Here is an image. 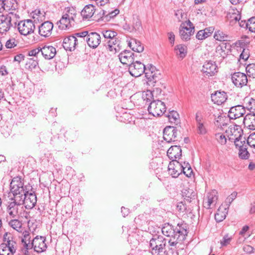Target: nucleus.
Here are the masks:
<instances>
[{"label": "nucleus", "mask_w": 255, "mask_h": 255, "mask_svg": "<svg viewBox=\"0 0 255 255\" xmlns=\"http://www.w3.org/2000/svg\"><path fill=\"white\" fill-rule=\"evenodd\" d=\"M218 192L216 190H213L207 194V201L204 202L205 207L209 209L212 206H214L218 200Z\"/></svg>", "instance_id": "26"}, {"label": "nucleus", "mask_w": 255, "mask_h": 255, "mask_svg": "<svg viewBox=\"0 0 255 255\" xmlns=\"http://www.w3.org/2000/svg\"><path fill=\"white\" fill-rule=\"evenodd\" d=\"M121 62L123 64L128 65L134 62V54L129 50H124L119 55Z\"/></svg>", "instance_id": "20"}, {"label": "nucleus", "mask_w": 255, "mask_h": 255, "mask_svg": "<svg viewBox=\"0 0 255 255\" xmlns=\"http://www.w3.org/2000/svg\"><path fill=\"white\" fill-rule=\"evenodd\" d=\"M212 101L219 105L224 103L227 99V95L224 91H217L211 94Z\"/></svg>", "instance_id": "24"}, {"label": "nucleus", "mask_w": 255, "mask_h": 255, "mask_svg": "<svg viewBox=\"0 0 255 255\" xmlns=\"http://www.w3.org/2000/svg\"><path fill=\"white\" fill-rule=\"evenodd\" d=\"M37 202V197L36 195L33 193H29L27 190V193L24 194L23 197H22L21 204L26 209H31L33 208L36 205Z\"/></svg>", "instance_id": "12"}, {"label": "nucleus", "mask_w": 255, "mask_h": 255, "mask_svg": "<svg viewBox=\"0 0 255 255\" xmlns=\"http://www.w3.org/2000/svg\"><path fill=\"white\" fill-rule=\"evenodd\" d=\"M231 80L234 85L238 88H242L247 85L248 83L247 76L244 73L235 72L231 75Z\"/></svg>", "instance_id": "11"}, {"label": "nucleus", "mask_w": 255, "mask_h": 255, "mask_svg": "<svg viewBox=\"0 0 255 255\" xmlns=\"http://www.w3.org/2000/svg\"><path fill=\"white\" fill-rule=\"evenodd\" d=\"M167 155L172 161L180 159L182 156V150L180 146H171L167 151Z\"/></svg>", "instance_id": "23"}, {"label": "nucleus", "mask_w": 255, "mask_h": 255, "mask_svg": "<svg viewBox=\"0 0 255 255\" xmlns=\"http://www.w3.org/2000/svg\"><path fill=\"white\" fill-rule=\"evenodd\" d=\"M214 38L216 40L224 42L228 40L230 37L227 33L224 32L223 31L218 30L215 31L214 34Z\"/></svg>", "instance_id": "40"}, {"label": "nucleus", "mask_w": 255, "mask_h": 255, "mask_svg": "<svg viewBox=\"0 0 255 255\" xmlns=\"http://www.w3.org/2000/svg\"><path fill=\"white\" fill-rule=\"evenodd\" d=\"M102 34L103 36L105 38L112 39V38H114L116 37L117 35V33L116 32L112 30H103L102 31Z\"/></svg>", "instance_id": "50"}, {"label": "nucleus", "mask_w": 255, "mask_h": 255, "mask_svg": "<svg viewBox=\"0 0 255 255\" xmlns=\"http://www.w3.org/2000/svg\"><path fill=\"white\" fill-rule=\"evenodd\" d=\"M248 25L249 30L252 32L255 33V17H252L249 19V24Z\"/></svg>", "instance_id": "55"}, {"label": "nucleus", "mask_w": 255, "mask_h": 255, "mask_svg": "<svg viewBox=\"0 0 255 255\" xmlns=\"http://www.w3.org/2000/svg\"><path fill=\"white\" fill-rule=\"evenodd\" d=\"M124 29L130 32L139 31L142 29L141 21L137 15H133L128 23L124 25Z\"/></svg>", "instance_id": "9"}, {"label": "nucleus", "mask_w": 255, "mask_h": 255, "mask_svg": "<svg viewBox=\"0 0 255 255\" xmlns=\"http://www.w3.org/2000/svg\"><path fill=\"white\" fill-rule=\"evenodd\" d=\"M231 17L233 18L236 21H238L241 27L248 29V25H247L249 24V20L247 22L246 20H241L240 21L241 17L240 13H233V16H231Z\"/></svg>", "instance_id": "44"}, {"label": "nucleus", "mask_w": 255, "mask_h": 255, "mask_svg": "<svg viewBox=\"0 0 255 255\" xmlns=\"http://www.w3.org/2000/svg\"><path fill=\"white\" fill-rule=\"evenodd\" d=\"M188 232L187 230V225L184 223H178L177 226L174 229V234L172 239H164L162 241V244H160V254L163 252L162 246H165L167 243L170 246H174L178 243H182L186 239Z\"/></svg>", "instance_id": "1"}, {"label": "nucleus", "mask_w": 255, "mask_h": 255, "mask_svg": "<svg viewBox=\"0 0 255 255\" xmlns=\"http://www.w3.org/2000/svg\"><path fill=\"white\" fill-rule=\"evenodd\" d=\"M39 33L43 37L49 36L53 28V23L49 21H45L39 26Z\"/></svg>", "instance_id": "19"}, {"label": "nucleus", "mask_w": 255, "mask_h": 255, "mask_svg": "<svg viewBox=\"0 0 255 255\" xmlns=\"http://www.w3.org/2000/svg\"><path fill=\"white\" fill-rule=\"evenodd\" d=\"M188 207L186 205L185 202L181 201L177 203L176 205L177 210L181 213H188L192 212V206Z\"/></svg>", "instance_id": "38"}, {"label": "nucleus", "mask_w": 255, "mask_h": 255, "mask_svg": "<svg viewBox=\"0 0 255 255\" xmlns=\"http://www.w3.org/2000/svg\"><path fill=\"white\" fill-rule=\"evenodd\" d=\"M194 32V26L190 21L188 20L182 23L179 29V35L182 40L188 41L190 39L191 35Z\"/></svg>", "instance_id": "7"}, {"label": "nucleus", "mask_w": 255, "mask_h": 255, "mask_svg": "<svg viewBox=\"0 0 255 255\" xmlns=\"http://www.w3.org/2000/svg\"><path fill=\"white\" fill-rule=\"evenodd\" d=\"M19 18V15L12 11L6 15H0V33L7 32L11 26L15 25Z\"/></svg>", "instance_id": "3"}, {"label": "nucleus", "mask_w": 255, "mask_h": 255, "mask_svg": "<svg viewBox=\"0 0 255 255\" xmlns=\"http://www.w3.org/2000/svg\"><path fill=\"white\" fill-rule=\"evenodd\" d=\"M78 41L76 37L74 35L66 37L63 40V47L66 50L72 51L75 49Z\"/></svg>", "instance_id": "25"}, {"label": "nucleus", "mask_w": 255, "mask_h": 255, "mask_svg": "<svg viewBox=\"0 0 255 255\" xmlns=\"http://www.w3.org/2000/svg\"><path fill=\"white\" fill-rule=\"evenodd\" d=\"M163 184L167 189L168 188L170 189L172 187L175 185L173 180L171 178H167L164 180L163 181Z\"/></svg>", "instance_id": "64"}, {"label": "nucleus", "mask_w": 255, "mask_h": 255, "mask_svg": "<svg viewBox=\"0 0 255 255\" xmlns=\"http://www.w3.org/2000/svg\"><path fill=\"white\" fill-rule=\"evenodd\" d=\"M171 102L168 97L166 99L160 100V113L162 115L167 118L171 123H176L179 119V115L174 110H171Z\"/></svg>", "instance_id": "2"}, {"label": "nucleus", "mask_w": 255, "mask_h": 255, "mask_svg": "<svg viewBox=\"0 0 255 255\" xmlns=\"http://www.w3.org/2000/svg\"><path fill=\"white\" fill-rule=\"evenodd\" d=\"M243 123L250 129H255V113L248 114L244 118Z\"/></svg>", "instance_id": "27"}, {"label": "nucleus", "mask_w": 255, "mask_h": 255, "mask_svg": "<svg viewBox=\"0 0 255 255\" xmlns=\"http://www.w3.org/2000/svg\"><path fill=\"white\" fill-rule=\"evenodd\" d=\"M197 133L199 134H205L207 130L205 126V122L196 124Z\"/></svg>", "instance_id": "48"}, {"label": "nucleus", "mask_w": 255, "mask_h": 255, "mask_svg": "<svg viewBox=\"0 0 255 255\" xmlns=\"http://www.w3.org/2000/svg\"><path fill=\"white\" fill-rule=\"evenodd\" d=\"M228 212V207L222 205L218 208L217 213L215 214V219L217 222L223 221L226 217Z\"/></svg>", "instance_id": "28"}, {"label": "nucleus", "mask_w": 255, "mask_h": 255, "mask_svg": "<svg viewBox=\"0 0 255 255\" xmlns=\"http://www.w3.org/2000/svg\"><path fill=\"white\" fill-rule=\"evenodd\" d=\"M174 229L172 225L168 223H165L161 228V232L163 236L172 239L174 234Z\"/></svg>", "instance_id": "31"}, {"label": "nucleus", "mask_w": 255, "mask_h": 255, "mask_svg": "<svg viewBox=\"0 0 255 255\" xmlns=\"http://www.w3.org/2000/svg\"><path fill=\"white\" fill-rule=\"evenodd\" d=\"M234 142L236 146L239 147V148H242V147L246 146L245 145L246 138L243 137L241 134H240L238 137L236 138Z\"/></svg>", "instance_id": "47"}, {"label": "nucleus", "mask_w": 255, "mask_h": 255, "mask_svg": "<svg viewBox=\"0 0 255 255\" xmlns=\"http://www.w3.org/2000/svg\"><path fill=\"white\" fill-rule=\"evenodd\" d=\"M74 23V22L71 21V19H68L67 17L63 15L59 22H58V24L60 29H66L73 25Z\"/></svg>", "instance_id": "33"}, {"label": "nucleus", "mask_w": 255, "mask_h": 255, "mask_svg": "<svg viewBox=\"0 0 255 255\" xmlns=\"http://www.w3.org/2000/svg\"><path fill=\"white\" fill-rule=\"evenodd\" d=\"M156 70L155 67L152 65L148 66L147 67H145L144 74L146 77L149 80H155Z\"/></svg>", "instance_id": "39"}, {"label": "nucleus", "mask_w": 255, "mask_h": 255, "mask_svg": "<svg viewBox=\"0 0 255 255\" xmlns=\"http://www.w3.org/2000/svg\"><path fill=\"white\" fill-rule=\"evenodd\" d=\"M247 143L252 147L255 148V132L251 134L248 138Z\"/></svg>", "instance_id": "60"}, {"label": "nucleus", "mask_w": 255, "mask_h": 255, "mask_svg": "<svg viewBox=\"0 0 255 255\" xmlns=\"http://www.w3.org/2000/svg\"><path fill=\"white\" fill-rule=\"evenodd\" d=\"M38 65V59L34 58H29L26 61L25 68L29 70L34 69Z\"/></svg>", "instance_id": "43"}, {"label": "nucleus", "mask_w": 255, "mask_h": 255, "mask_svg": "<svg viewBox=\"0 0 255 255\" xmlns=\"http://www.w3.org/2000/svg\"><path fill=\"white\" fill-rule=\"evenodd\" d=\"M245 108L242 105H237L231 107L228 112V117L231 119H236L243 116L245 114Z\"/></svg>", "instance_id": "17"}, {"label": "nucleus", "mask_w": 255, "mask_h": 255, "mask_svg": "<svg viewBox=\"0 0 255 255\" xmlns=\"http://www.w3.org/2000/svg\"><path fill=\"white\" fill-rule=\"evenodd\" d=\"M158 236L157 239L152 238L150 241V252L152 255H159V247L158 246L159 241L158 239Z\"/></svg>", "instance_id": "35"}, {"label": "nucleus", "mask_w": 255, "mask_h": 255, "mask_svg": "<svg viewBox=\"0 0 255 255\" xmlns=\"http://www.w3.org/2000/svg\"><path fill=\"white\" fill-rule=\"evenodd\" d=\"M101 36L97 32H90L86 38L88 46L93 49L96 48L100 44Z\"/></svg>", "instance_id": "18"}, {"label": "nucleus", "mask_w": 255, "mask_h": 255, "mask_svg": "<svg viewBox=\"0 0 255 255\" xmlns=\"http://www.w3.org/2000/svg\"><path fill=\"white\" fill-rule=\"evenodd\" d=\"M180 166V162L177 160H173L169 162L168 166V171L172 177L176 178L182 173L183 169Z\"/></svg>", "instance_id": "13"}, {"label": "nucleus", "mask_w": 255, "mask_h": 255, "mask_svg": "<svg viewBox=\"0 0 255 255\" xmlns=\"http://www.w3.org/2000/svg\"><path fill=\"white\" fill-rule=\"evenodd\" d=\"M10 192L13 194V198L18 197L22 199L24 194L27 193L26 186H24L23 182L21 178L16 177L12 179L10 184Z\"/></svg>", "instance_id": "4"}, {"label": "nucleus", "mask_w": 255, "mask_h": 255, "mask_svg": "<svg viewBox=\"0 0 255 255\" xmlns=\"http://www.w3.org/2000/svg\"><path fill=\"white\" fill-rule=\"evenodd\" d=\"M180 166L183 169L182 173H184L187 177H190L192 173V168L188 162H180Z\"/></svg>", "instance_id": "42"}, {"label": "nucleus", "mask_w": 255, "mask_h": 255, "mask_svg": "<svg viewBox=\"0 0 255 255\" xmlns=\"http://www.w3.org/2000/svg\"><path fill=\"white\" fill-rule=\"evenodd\" d=\"M95 12V6L93 4L86 5L81 11V14L83 19L91 18Z\"/></svg>", "instance_id": "29"}, {"label": "nucleus", "mask_w": 255, "mask_h": 255, "mask_svg": "<svg viewBox=\"0 0 255 255\" xmlns=\"http://www.w3.org/2000/svg\"><path fill=\"white\" fill-rule=\"evenodd\" d=\"M14 252L6 247L5 245H0V255H13Z\"/></svg>", "instance_id": "49"}, {"label": "nucleus", "mask_w": 255, "mask_h": 255, "mask_svg": "<svg viewBox=\"0 0 255 255\" xmlns=\"http://www.w3.org/2000/svg\"><path fill=\"white\" fill-rule=\"evenodd\" d=\"M45 238L44 237L37 236L33 239V245L34 250L37 253H40L46 251L47 245L45 243Z\"/></svg>", "instance_id": "15"}, {"label": "nucleus", "mask_w": 255, "mask_h": 255, "mask_svg": "<svg viewBox=\"0 0 255 255\" xmlns=\"http://www.w3.org/2000/svg\"><path fill=\"white\" fill-rule=\"evenodd\" d=\"M177 129L176 127L167 126L164 128L163 131V138L164 141L160 142V148H164L166 143L171 142L172 141H175L177 137ZM165 147V148H167ZM165 150L164 149H161Z\"/></svg>", "instance_id": "6"}, {"label": "nucleus", "mask_w": 255, "mask_h": 255, "mask_svg": "<svg viewBox=\"0 0 255 255\" xmlns=\"http://www.w3.org/2000/svg\"><path fill=\"white\" fill-rule=\"evenodd\" d=\"M250 57V52L248 48H244L242 52L240 55V59H243L244 61H245L248 59Z\"/></svg>", "instance_id": "57"}, {"label": "nucleus", "mask_w": 255, "mask_h": 255, "mask_svg": "<svg viewBox=\"0 0 255 255\" xmlns=\"http://www.w3.org/2000/svg\"><path fill=\"white\" fill-rule=\"evenodd\" d=\"M41 55L47 60L52 59L55 56L56 50L55 47L51 45H45L40 47Z\"/></svg>", "instance_id": "22"}, {"label": "nucleus", "mask_w": 255, "mask_h": 255, "mask_svg": "<svg viewBox=\"0 0 255 255\" xmlns=\"http://www.w3.org/2000/svg\"><path fill=\"white\" fill-rule=\"evenodd\" d=\"M41 49L40 47L32 49L28 51V56H32L34 59H38L39 55H41Z\"/></svg>", "instance_id": "53"}, {"label": "nucleus", "mask_w": 255, "mask_h": 255, "mask_svg": "<svg viewBox=\"0 0 255 255\" xmlns=\"http://www.w3.org/2000/svg\"><path fill=\"white\" fill-rule=\"evenodd\" d=\"M158 101H154L151 102L148 107L149 113L154 117L159 116V107L158 106Z\"/></svg>", "instance_id": "37"}, {"label": "nucleus", "mask_w": 255, "mask_h": 255, "mask_svg": "<svg viewBox=\"0 0 255 255\" xmlns=\"http://www.w3.org/2000/svg\"><path fill=\"white\" fill-rule=\"evenodd\" d=\"M107 43V49L113 54L119 52L122 48L121 41L117 37L109 40Z\"/></svg>", "instance_id": "21"}, {"label": "nucleus", "mask_w": 255, "mask_h": 255, "mask_svg": "<svg viewBox=\"0 0 255 255\" xmlns=\"http://www.w3.org/2000/svg\"><path fill=\"white\" fill-rule=\"evenodd\" d=\"M202 71L205 76H213L217 72V66L215 62L207 61L204 64Z\"/></svg>", "instance_id": "16"}, {"label": "nucleus", "mask_w": 255, "mask_h": 255, "mask_svg": "<svg viewBox=\"0 0 255 255\" xmlns=\"http://www.w3.org/2000/svg\"><path fill=\"white\" fill-rule=\"evenodd\" d=\"M23 244V247L24 248L23 250V253L25 254H27L28 253V250L31 249L32 248L34 249V246L33 245V241L31 243V242H24L22 243Z\"/></svg>", "instance_id": "63"}, {"label": "nucleus", "mask_w": 255, "mask_h": 255, "mask_svg": "<svg viewBox=\"0 0 255 255\" xmlns=\"http://www.w3.org/2000/svg\"><path fill=\"white\" fill-rule=\"evenodd\" d=\"M230 44L227 43L223 42L217 46L216 51L219 54L222 58H225L227 56L226 50H229Z\"/></svg>", "instance_id": "36"}, {"label": "nucleus", "mask_w": 255, "mask_h": 255, "mask_svg": "<svg viewBox=\"0 0 255 255\" xmlns=\"http://www.w3.org/2000/svg\"><path fill=\"white\" fill-rule=\"evenodd\" d=\"M247 108L250 111V113H255V99L252 98L250 100Z\"/></svg>", "instance_id": "61"}, {"label": "nucleus", "mask_w": 255, "mask_h": 255, "mask_svg": "<svg viewBox=\"0 0 255 255\" xmlns=\"http://www.w3.org/2000/svg\"><path fill=\"white\" fill-rule=\"evenodd\" d=\"M9 224L10 226V227H11L13 229L15 230L17 232H22V224L19 220H12L9 223Z\"/></svg>", "instance_id": "45"}, {"label": "nucleus", "mask_w": 255, "mask_h": 255, "mask_svg": "<svg viewBox=\"0 0 255 255\" xmlns=\"http://www.w3.org/2000/svg\"><path fill=\"white\" fill-rule=\"evenodd\" d=\"M17 42L16 40L12 38L7 40L5 43V46L7 48H12L16 46Z\"/></svg>", "instance_id": "59"}, {"label": "nucleus", "mask_w": 255, "mask_h": 255, "mask_svg": "<svg viewBox=\"0 0 255 255\" xmlns=\"http://www.w3.org/2000/svg\"><path fill=\"white\" fill-rule=\"evenodd\" d=\"M145 66L141 62L136 61L129 65L128 71L130 74L133 77H138L144 73Z\"/></svg>", "instance_id": "10"}, {"label": "nucleus", "mask_w": 255, "mask_h": 255, "mask_svg": "<svg viewBox=\"0 0 255 255\" xmlns=\"http://www.w3.org/2000/svg\"><path fill=\"white\" fill-rule=\"evenodd\" d=\"M1 245H5L6 247L10 249L11 251L15 253L16 252V243L12 239L7 241L6 244H2Z\"/></svg>", "instance_id": "54"}, {"label": "nucleus", "mask_w": 255, "mask_h": 255, "mask_svg": "<svg viewBox=\"0 0 255 255\" xmlns=\"http://www.w3.org/2000/svg\"><path fill=\"white\" fill-rule=\"evenodd\" d=\"M63 15L67 17L68 19H71V21L74 22L75 18L77 15L76 10L73 7H67L65 8Z\"/></svg>", "instance_id": "41"}, {"label": "nucleus", "mask_w": 255, "mask_h": 255, "mask_svg": "<svg viewBox=\"0 0 255 255\" xmlns=\"http://www.w3.org/2000/svg\"><path fill=\"white\" fill-rule=\"evenodd\" d=\"M215 137L218 142L222 145H224L227 142V138L225 135L221 133H218L215 134Z\"/></svg>", "instance_id": "51"}, {"label": "nucleus", "mask_w": 255, "mask_h": 255, "mask_svg": "<svg viewBox=\"0 0 255 255\" xmlns=\"http://www.w3.org/2000/svg\"><path fill=\"white\" fill-rule=\"evenodd\" d=\"M246 71L249 77L255 78V63L250 64L246 68Z\"/></svg>", "instance_id": "46"}, {"label": "nucleus", "mask_w": 255, "mask_h": 255, "mask_svg": "<svg viewBox=\"0 0 255 255\" xmlns=\"http://www.w3.org/2000/svg\"><path fill=\"white\" fill-rule=\"evenodd\" d=\"M232 239V238L231 237H229L228 234L225 235L223 238L222 241L220 242V244L222 247H225L227 246L228 245H229L231 240Z\"/></svg>", "instance_id": "56"}, {"label": "nucleus", "mask_w": 255, "mask_h": 255, "mask_svg": "<svg viewBox=\"0 0 255 255\" xmlns=\"http://www.w3.org/2000/svg\"><path fill=\"white\" fill-rule=\"evenodd\" d=\"M182 196L184 198V202L191 203L192 207L196 206L198 203L196 193L192 189H184L182 192Z\"/></svg>", "instance_id": "14"}, {"label": "nucleus", "mask_w": 255, "mask_h": 255, "mask_svg": "<svg viewBox=\"0 0 255 255\" xmlns=\"http://www.w3.org/2000/svg\"><path fill=\"white\" fill-rule=\"evenodd\" d=\"M196 124L205 122L201 111H198L195 114Z\"/></svg>", "instance_id": "62"}, {"label": "nucleus", "mask_w": 255, "mask_h": 255, "mask_svg": "<svg viewBox=\"0 0 255 255\" xmlns=\"http://www.w3.org/2000/svg\"><path fill=\"white\" fill-rule=\"evenodd\" d=\"M249 152L246 146L239 148V155L241 158L247 159L249 157Z\"/></svg>", "instance_id": "52"}, {"label": "nucleus", "mask_w": 255, "mask_h": 255, "mask_svg": "<svg viewBox=\"0 0 255 255\" xmlns=\"http://www.w3.org/2000/svg\"><path fill=\"white\" fill-rule=\"evenodd\" d=\"M35 25L31 20L27 19L19 22L18 29L21 34L27 35L34 32Z\"/></svg>", "instance_id": "8"}, {"label": "nucleus", "mask_w": 255, "mask_h": 255, "mask_svg": "<svg viewBox=\"0 0 255 255\" xmlns=\"http://www.w3.org/2000/svg\"><path fill=\"white\" fill-rule=\"evenodd\" d=\"M174 50L178 58L181 59L184 58L187 53V46L183 44L176 45L174 48Z\"/></svg>", "instance_id": "34"}, {"label": "nucleus", "mask_w": 255, "mask_h": 255, "mask_svg": "<svg viewBox=\"0 0 255 255\" xmlns=\"http://www.w3.org/2000/svg\"><path fill=\"white\" fill-rule=\"evenodd\" d=\"M11 2L8 0H0V12H1L4 10H15L17 7L16 3H13L10 5Z\"/></svg>", "instance_id": "32"}, {"label": "nucleus", "mask_w": 255, "mask_h": 255, "mask_svg": "<svg viewBox=\"0 0 255 255\" xmlns=\"http://www.w3.org/2000/svg\"><path fill=\"white\" fill-rule=\"evenodd\" d=\"M237 195V192H235L232 193L230 196H229L226 199L225 203L226 204V205L225 206L229 208L231 203L236 198Z\"/></svg>", "instance_id": "58"}, {"label": "nucleus", "mask_w": 255, "mask_h": 255, "mask_svg": "<svg viewBox=\"0 0 255 255\" xmlns=\"http://www.w3.org/2000/svg\"><path fill=\"white\" fill-rule=\"evenodd\" d=\"M128 45L134 51L140 53L143 51V46L139 41L135 39H131L128 41Z\"/></svg>", "instance_id": "30"}, {"label": "nucleus", "mask_w": 255, "mask_h": 255, "mask_svg": "<svg viewBox=\"0 0 255 255\" xmlns=\"http://www.w3.org/2000/svg\"><path fill=\"white\" fill-rule=\"evenodd\" d=\"M21 203L22 199L18 197L11 198L10 202H8L7 211L12 218L16 217L21 213L23 210V206Z\"/></svg>", "instance_id": "5"}]
</instances>
